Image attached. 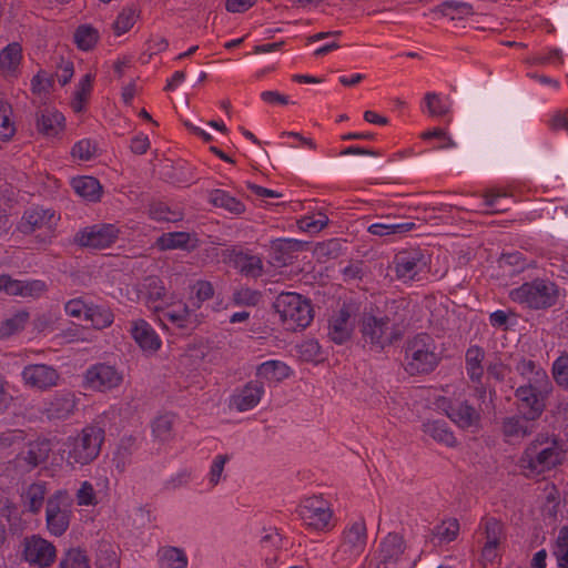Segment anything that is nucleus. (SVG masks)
<instances>
[{"instance_id": "obj_25", "label": "nucleus", "mask_w": 568, "mask_h": 568, "mask_svg": "<svg viewBox=\"0 0 568 568\" xmlns=\"http://www.w3.org/2000/svg\"><path fill=\"white\" fill-rule=\"evenodd\" d=\"M4 293L11 296L37 298L47 291V284L40 280L20 281L4 274Z\"/></svg>"}, {"instance_id": "obj_5", "label": "nucleus", "mask_w": 568, "mask_h": 568, "mask_svg": "<svg viewBox=\"0 0 568 568\" xmlns=\"http://www.w3.org/2000/svg\"><path fill=\"white\" fill-rule=\"evenodd\" d=\"M274 307L288 331L303 329L313 320L311 302L295 292L281 293L275 300Z\"/></svg>"}, {"instance_id": "obj_14", "label": "nucleus", "mask_w": 568, "mask_h": 568, "mask_svg": "<svg viewBox=\"0 0 568 568\" xmlns=\"http://www.w3.org/2000/svg\"><path fill=\"white\" fill-rule=\"evenodd\" d=\"M22 546V557L31 566L47 568L55 561L54 545L39 535L26 537Z\"/></svg>"}, {"instance_id": "obj_24", "label": "nucleus", "mask_w": 568, "mask_h": 568, "mask_svg": "<svg viewBox=\"0 0 568 568\" xmlns=\"http://www.w3.org/2000/svg\"><path fill=\"white\" fill-rule=\"evenodd\" d=\"M265 388L262 382L251 381L232 396L231 404L239 412L253 409L261 402Z\"/></svg>"}, {"instance_id": "obj_18", "label": "nucleus", "mask_w": 568, "mask_h": 568, "mask_svg": "<svg viewBox=\"0 0 568 568\" xmlns=\"http://www.w3.org/2000/svg\"><path fill=\"white\" fill-rule=\"evenodd\" d=\"M438 407L460 428L476 426L479 422V413L465 402H448L442 399Z\"/></svg>"}, {"instance_id": "obj_40", "label": "nucleus", "mask_w": 568, "mask_h": 568, "mask_svg": "<svg viewBox=\"0 0 568 568\" xmlns=\"http://www.w3.org/2000/svg\"><path fill=\"white\" fill-rule=\"evenodd\" d=\"M93 79V74L87 73L79 81L71 102V106L74 112L80 113L84 110L85 103L92 91Z\"/></svg>"}, {"instance_id": "obj_7", "label": "nucleus", "mask_w": 568, "mask_h": 568, "mask_svg": "<svg viewBox=\"0 0 568 568\" xmlns=\"http://www.w3.org/2000/svg\"><path fill=\"white\" fill-rule=\"evenodd\" d=\"M60 219V214L54 210L41 206L30 207L24 211L18 230L26 235L38 232V242L47 244L53 239Z\"/></svg>"}, {"instance_id": "obj_9", "label": "nucleus", "mask_w": 568, "mask_h": 568, "mask_svg": "<svg viewBox=\"0 0 568 568\" xmlns=\"http://www.w3.org/2000/svg\"><path fill=\"white\" fill-rule=\"evenodd\" d=\"M361 332L364 342L377 351L392 345L402 336L399 328L387 317L365 316Z\"/></svg>"}, {"instance_id": "obj_2", "label": "nucleus", "mask_w": 568, "mask_h": 568, "mask_svg": "<svg viewBox=\"0 0 568 568\" xmlns=\"http://www.w3.org/2000/svg\"><path fill=\"white\" fill-rule=\"evenodd\" d=\"M103 440L104 430L101 427L87 426L81 433L63 440L59 453L68 466H84L99 456Z\"/></svg>"}, {"instance_id": "obj_16", "label": "nucleus", "mask_w": 568, "mask_h": 568, "mask_svg": "<svg viewBox=\"0 0 568 568\" xmlns=\"http://www.w3.org/2000/svg\"><path fill=\"white\" fill-rule=\"evenodd\" d=\"M21 378L26 386L38 390H48L58 385L59 372L51 365L29 364L23 367Z\"/></svg>"}, {"instance_id": "obj_17", "label": "nucleus", "mask_w": 568, "mask_h": 568, "mask_svg": "<svg viewBox=\"0 0 568 568\" xmlns=\"http://www.w3.org/2000/svg\"><path fill=\"white\" fill-rule=\"evenodd\" d=\"M366 542V525L363 519H358L344 530L343 542L338 551L346 554L349 558H356L365 550Z\"/></svg>"}, {"instance_id": "obj_55", "label": "nucleus", "mask_w": 568, "mask_h": 568, "mask_svg": "<svg viewBox=\"0 0 568 568\" xmlns=\"http://www.w3.org/2000/svg\"><path fill=\"white\" fill-rule=\"evenodd\" d=\"M75 499L79 506L95 505L98 500L93 485L88 480L82 481L77 490Z\"/></svg>"}, {"instance_id": "obj_22", "label": "nucleus", "mask_w": 568, "mask_h": 568, "mask_svg": "<svg viewBox=\"0 0 568 568\" xmlns=\"http://www.w3.org/2000/svg\"><path fill=\"white\" fill-rule=\"evenodd\" d=\"M406 545L402 536L388 534L379 544L378 558L385 568L395 567L405 554Z\"/></svg>"}, {"instance_id": "obj_38", "label": "nucleus", "mask_w": 568, "mask_h": 568, "mask_svg": "<svg viewBox=\"0 0 568 568\" xmlns=\"http://www.w3.org/2000/svg\"><path fill=\"white\" fill-rule=\"evenodd\" d=\"M288 366L281 361H266L256 369V376L266 381H281L288 376Z\"/></svg>"}, {"instance_id": "obj_53", "label": "nucleus", "mask_w": 568, "mask_h": 568, "mask_svg": "<svg viewBox=\"0 0 568 568\" xmlns=\"http://www.w3.org/2000/svg\"><path fill=\"white\" fill-rule=\"evenodd\" d=\"M136 14L132 8L123 9L114 21V31L118 36L128 32L135 23Z\"/></svg>"}, {"instance_id": "obj_54", "label": "nucleus", "mask_w": 568, "mask_h": 568, "mask_svg": "<svg viewBox=\"0 0 568 568\" xmlns=\"http://www.w3.org/2000/svg\"><path fill=\"white\" fill-rule=\"evenodd\" d=\"M552 376L557 385L568 388V355H560L554 362Z\"/></svg>"}, {"instance_id": "obj_52", "label": "nucleus", "mask_w": 568, "mask_h": 568, "mask_svg": "<svg viewBox=\"0 0 568 568\" xmlns=\"http://www.w3.org/2000/svg\"><path fill=\"white\" fill-rule=\"evenodd\" d=\"M74 40L81 50H90L98 41V32L89 26H81L74 33Z\"/></svg>"}, {"instance_id": "obj_21", "label": "nucleus", "mask_w": 568, "mask_h": 568, "mask_svg": "<svg viewBox=\"0 0 568 568\" xmlns=\"http://www.w3.org/2000/svg\"><path fill=\"white\" fill-rule=\"evenodd\" d=\"M225 256L233 267H235L242 275L252 278L262 276L264 266L260 256L235 248L227 250Z\"/></svg>"}, {"instance_id": "obj_63", "label": "nucleus", "mask_w": 568, "mask_h": 568, "mask_svg": "<svg viewBox=\"0 0 568 568\" xmlns=\"http://www.w3.org/2000/svg\"><path fill=\"white\" fill-rule=\"evenodd\" d=\"M53 80L47 73L39 72L31 80V88L34 93L41 94L49 91Z\"/></svg>"}, {"instance_id": "obj_12", "label": "nucleus", "mask_w": 568, "mask_h": 568, "mask_svg": "<svg viewBox=\"0 0 568 568\" xmlns=\"http://www.w3.org/2000/svg\"><path fill=\"white\" fill-rule=\"evenodd\" d=\"M296 513L303 524L314 530H323L328 527L333 515L328 501L318 496L303 499Z\"/></svg>"}, {"instance_id": "obj_36", "label": "nucleus", "mask_w": 568, "mask_h": 568, "mask_svg": "<svg viewBox=\"0 0 568 568\" xmlns=\"http://www.w3.org/2000/svg\"><path fill=\"white\" fill-rule=\"evenodd\" d=\"M423 430L438 443L446 446L456 445V438L444 420H428L423 424Z\"/></svg>"}, {"instance_id": "obj_49", "label": "nucleus", "mask_w": 568, "mask_h": 568, "mask_svg": "<svg viewBox=\"0 0 568 568\" xmlns=\"http://www.w3.org/2000/svg\"><path fill=\"white\" fill-rule=\"evenodd\" d=\"M190 241V234L186 232H172L163 234L158 240V246L161 250H175L186 247Z\"/></svg>"}, {"instance_id": "obj_60", "label": "nucleus", "mask_w": 568, "mask_h": 568, "mask_svg": "<svg viewBox=\"0 0 568 568\" xmlns=\"http://www.w3.org/2000/svg\"><path fill=\"white\" fill-rule=\"evenodd\" d=\"M484 197L485 205L489 209L490 213H499L508 210V207L501 203V201L507 197L506 193L499 191L487 192Z\"/></svg>"}, {"instance_id": "obj_64", "label": "nucleus", "mask_w": 568, "mask_h": 568, "mask_svg": "<svg viewBox=\"0 0 568 568\" xmlns=\"http://www.w3.org/2000/svg\"><path fill=\"white\" fill-rule=\"evenodd\" d=\"M548 124L552 131L568 130V110L552 113Z\"/></svg>"}, {"instance_id": "obj_50", "label": "nucleus", "mask_w": 568, "mask_h": 568, "mask_svg": "<svg viewBox=\"0 0 568 568\" xmlns=\"http://www.w3.org/2000/svg\"><path fill=\"white\" fill-rule=\"evenodd\" d=\"M459 532V524L457 519L449 518L434 528V536L440 542H450L456 539Z\"/></svg>"}, {"instance_id": "obj_37", "label": "nucleus", "mask_w": 568, "mask_h": 568, "mask_svg": "<svg viewBox=\"0 0 568 568\" xmlns=\"http://www.w3.org/2000/svg\"><path fill=\"white\" fill-rule=\"evenodd\" d=\"M209 201L214 206L223 207L232 214L239 215L245 211V205L223 190H213L209 194Z\"/></svg>"}, {"instance_id": "obj_48", "label": "nucleus", "mask_w": 568, "mask_h": 568, "mask_svg": "<svg viewBox=\"0 0 568 568\" xmlns=\"http://www.w3.org/2000/svg\"><path fill=\"white\" fill-rule=\"evenodd\" d=\"M552 554L559 568H568V526L560 528Z\"/></svg>"}, {"instance_id": "obj_35", "label": "nucleus", "mask_w": 568, "mask_h": 568, "mask_svg": "<svg viewBox=\"0 0 568 568\" xmlns=\"http://www.w3.org/2000/svg\"><path fill=\"white\" fill-rule=\"evenodd\" d=\"M51 446L47 440H38L31 443L27 449L20 456V460L23 462L30 468L37 467L42 464L49 457Z\"/></svg>"}, {"instance_id": "obj_29", "label": "nucleus", "mask_w": 568, "mask_h": 568, "mask_svg": "<svg viewBox=\"0 0 568 568\" xmlns=\"http://www.w3.org/2000/svg\"><path fill=\"white\" fill-rule=\"evenodd\" d=\"M503 538V526L495 518H489L485 524V544L483 546V557L493 560L497 556V547Z\"/></svg>"}, {"instance_id": "obj_43", "label": "nucleus", "mask_w": 568, "mask_h": 568, "mask_svg": "<svg viewBox=\"0 0 568 568\" xmlns=\"http://www.w3.org/2000/svg\"><path fill=\"white\" fill-rule=\"evenodd\" d=\"M85 321L91 322L95 328L103 329L113 323L114 315L109 307L91 303Z\"/></svg>"}, {"instance_id": "obj_46", "label": "nucleus", "mask_w": 568, "mask_h": 568, "mask_svg": "<svg viewBox=\"0 0 568 568\" xmlns=\"http://www.w3.org/2000/svg\"><path fill=\"white\" fill-rule=\"evenodd\" d=\"M174 422L175 417L171 414H165L155 418L152 424V433L154 438L161 443L171 440L174 437Z\"/></svg>"}, {"instance_id": "obj_30", "label": "nucleus", "mask_w": 568, "mask_h": 568, "mask_svg": "<svg viewBox=\"0 0 568 568\" xmlns=\"http://www.w3.org/2000/svg\"><path fill=\"white\" fill-rule=\"evenodd\" d=\"M530 422L534 420L526 419L523 415L507 417L503 422V434L508 440L525 438L534 432Z\"/></svg>"}, {"instance_id": "obj_41", "label": "nucleus", "mask_w": 568, "mask_h": 568, "mask_svg": "<svg viewBox=\"0 0 568 568\" xmlns=\"http://www.w3.org/2000/svg\"><path fill=\"white\" fill-rule=\"evenodd\" d=\"M415 223L413 222H402V223H386L379 222L374 223L368 226V232L376 236H386V235H402L410 232L415 229Z\"/></svg>"}, {"instance_id": "obj_4", "label": "nucleus", "mask_w": 568, "mask_h": 568, "mask_svg": "<svg viewBox=\"0 0 568 568\" xmlns=\"http://www.w3.org/2000/svg\"><path fill=\"white\" fill-rule=\"evenodd\" d=\"M439 363L436 344L428 334H417L405 344L404 369L409 375L428 374Z\"/></svg>"}, {"instance_id": "obj_13", "label": "nucleus", "mask_w": 568, "mask_h": 568, "mask_svg": "<svg viewBox=\"0 0 568 568\" xmlns=\"http://www.w3.org/2000/svg\"><path fill=\"white\" fill-rule=\"evenodd\" d=\"M155 311H160L159 320L164 326H171L181 329L183 333L194 331L202 322V314L195 310H191L185 304H178L166 308L154 306Z\"/></svg>"}, {"instance_id": "obj_26", "label": "nucleus", "mask_w": 568, "mask_h": 568, "mask_svg": "<svg viewBox=\"0 0 568 568\" xmlns=\"http://www.w3.org/2000/svg\"><path fill=\"white\" fill-rule=\"evenodd\" d=\"M75 395L71 392H60L45 404L44 412L50 419H64L73 414L75 408Z\"/></svg>"}, {"instance_id": "obj_51", "label": "nucleus", "mask_w": 568, "mask_h": 568, "mask_svg": "<svg viewBox=\"0 0 568 568\" xmlns=\"http://www.w3.org/2000/svg\"><path fill=\"white\" fill-rule=\"evenodd\" d=\"M59 568H90V565L82 550L72 548L63 555Z\"/></svg>"}, {"instance_id": "obj_23", "label": "nucleus", "mask_w": 568, "mask_h": 568, "mask_svg": "<svg viewBox=\"0 0 568 568\" xmlns=\"http://www.w3.org/2000/svg\"><path fill=\"white\" fill-rule=\"evenodd\" d=\"M485 358V352L481 347L474 345L466 351L465 355V368L469 379L477 384L475 387L478 396L484 398L486 396V388L483 385L484 366L483 361Z\"/></svg>"}, {"instance_id": "obj_42", "label": "nucleus", "mask_w": 568, "mask_h": 568, "mask_svg": "<svg viewBox=\"0 0 568 568\" xmlns=\"http://www.w3.org/2000/svg\"><path fill=\"white\" fill-rule=\"evenodd\" d=\"M422 112L429 116H443L449 112V103L435 92H427L422 103Z\"/></svg>"}, {"instance_id": "obj_56", "label": "nucleus", "mask_w": 568, "mask_h": 568, "mask_svg": "<svg viewBox=\"0 0 568 568\" xmlns=\"http://www.w3.org/2000/svg\"><path fill=\"white\" fill-rule=\"evenodd\" d=\"M90 305L83 297H75L64 304V311L71 317L85 320Z\"/></svg>"}, {"instance_id": "obj_45", "label": "nucleus", "mask_w": 568, "mask_h": 568, "mask_svg": "<svg viewBox=\"0 0 568 568\" xmlns=\"http://www.w3.org/2000/svg\"><path fill=\"white\" fill-rule=\"evenodd\" d=\"M328 217L327 215L322 212H315L312 214H306L302 216L300 220H297V226L301 231L310 233V234H317L320 233L324 227L328 224Z\"/></svg>"}, {"instance_id": "obj_47", "label": "nucleus", "mask_w": 568, "mask_h": 568, "mask_svg": "<svg viewBox=\"0 0 568 568\" xmlns=\"http://www.w3.org/2000/svg\"><path fill=\"white\" fill-rule=\"evenodd\" d=\"M262 300V294L257 290H253L246 286L237 287L233 291L231 296V303L234 306H247L253 307L258 305Z\"/></svg>"}, {"instance_id": "obj_44", "label": "nucleus", "mask_w": 568, "mask_h": 568, "mask_svg": "<svg viewBox=\"0 0 568 568\" xmlns=\"http://www.w3.org/2000/svg\"><path fill=\"white\" fill-rule=\"evenodd\" d=\"M27 311H19L0 323V338H8L22 331L29 321Z\"/></svg>"}, {"instance_id": "obj_6", "label": "nucleus", "mask_w": 568, "mask_h": 568, "mask_svg": "<svg viewBox=\"0 0 568 568\" xmlns=\"http://www.w3.org/2000/svg\"><path fill=\"white\" fill-rule=\"evenodd\" d=\"M513 302L524 305L531 310H542L551 307L558 297L557 286L546 280H534L526 282L509 292Z\"/></svg>"}, {"instance_id": "obj_61", "label": "nucleus", "mask_w": 568, "mask_h": 568, "mask_svg": "<svg viewBox=\"0 0 568 568\" xmlns=\"http://www.w3.org/2000/svg\"><path fill=\"white\" fill-rule=\"evenodd\" d=\"M229 460L227 455H216L211 464L209 480L212 486H215L220 483L224 466Z\"/></svg>"}, {"instance_id": "obj_57", "label": "nucleus", "mask_w": 568, "mask_h": 568, "mask_svg": "<svg viewBox=\"0 0 568 568\" xmlns=\"http://www.w3.org/2000/svg\"><path fill=\"white\" fill-rule=\"evenodd\" d=\"M97 153V145L89 139H83L72 148V155L81 161L91 160Z\"/></svg>"}, {"instance_id": "obj_15", "label": "nucleus", "mask_w": 568, "mask_h": 568, "mask_svg": "<svg viewBox=\"0 0 568 568\" xmlns=\"http://www.w3.org/2000/svg\"><path fill=\"white\" fill-rule=\"evenodd\" d=\"M122 381V373L104 363L92 365L84 373V385L93 390H110L118 387Z\"/></svg>"}, {"instance_id": "obj_8", "label": "nucleus", "mask_w": 568, "mask_h": 568, "mask_svg": "<svg viewBox=\"0 0 568 568\" xmlns=\"http://www.w3.org/2000/svg\"><path fill=\"white\" fill-rule=\"evenodd\" d=\"M392 270L403 283L422 281L429 272V256L418 248L400 251L394 256Z\"/></svg>"}, {"instance_id": "obj_19", "label": "nucleus", "mask_w": 568, "mask_h": 568, "mask_svg": "<svg viewBox=\"0 0 568 568\" xmlns=\"http://www.w3.org/2000/svg\"><path fill=\"white\" fill-rule=\"evenodd\" d=\"M354 327L355 317L347 308L342 307L329 318L327 336L332 342L341 345L351 338Z\"/></svg>"}, {"instance_id": "obj_59", "label": "nucleus", "mask_w": 568, "mask_h": 568, "mask_svg": "<svg viewBox=\"0 0 568 568\" xmlns=\"http://www.w3.org/2000/svg\"><path fill=\"white\" fill-rule=\"evenodd\" d=\"M341 244L337 240H329L318 243L315 247V254L318 258H335L339 255Z\"/></svg>"}, {"instance_id": "obj_11", "label": "nucleus", "mask_w": 568, "mask_h": 568, "mask_svg": "<svg viewBox=\"0 0 568 568\" xmlns=\"http://www.w3.org/2000/svg\"><path fill=\"white\" fill-rule=\"evenodd\" d=\"M115 224L98 223L80 229L74 235V243L90 250H104L113 245L119 237Z\"/></svg>"}, {"instance_id": "obj_10", "label": "nucleus", "mask_w": 568, "mask_h": 568, "mask_svg": "<svg viewBox=\"0 0 568 568\" xmlns=\"http://www.w3.org/2000/svg\"><path fill=\"white\" fill-rule=\"evenodd\" d=\"M71 499L65 490H58L47 500L45 524L48 531L55 536H62L70 525Z\"/></svg>"}, {"instance_id": "obj_32", "label": "nucleus", "mask_w": 568, "mask_h": 568, "mask_svg": "<svg viewBox=\"0 0 568 568\" xmlns=\"http://www.w3.org/2000/svg\"><path fill=\"white\" fill-rule=\"evenodd\" d=\"M16 133L13 109L6 93L0 90V139L10 140Z\"/></svg>"}, {"instance_id": "obj_27", "label": "nucleus", "mask_w": 568, "mask_h": 568, "mask_svg": "<svg viewBox=\"0 0 568 568\" xmlns=\"http://www.w3.org/2000/svg\"><path fill=\"white\" fill-rule=\"evenodd\" d=\"M64 115L53 109H44L37 113V129L48 138L58 136L64 128Z\"/></svg>"}, {"instance_id": "obj_1", "label": "nucleus", "mask_w": 568, "mask_h": 568, "mask_svg": "<svg viewBox=\"0 0 568 568\" xmlns=\"http://www.w3.org/2000/svg\"><path fill=\"white\" fill-rule=\"evenodd\" d=\"M566 456L564 444L555 436L539 434L525 448L519 467L527 476L540 475L560 465Z\"/></svg>"}, {"instance_id": "obj_39", "label": "nucleus", "mask_w": 568, "mask_h": 568, "mask_svg": "<svg viewBox=\"0 0 568 568\" xmlns=\"http://www.w3.org/2000/svg\"><path fill=\"white\" fill-rule=\"evenodd\" d=\"M135 450V439L131 436L123 437L114 452L113 463L118 470L123 471L131 464Z\"/></svg>"}, {"instance_id": "obj_34", "label": "nucleus", "mask_w": 568, "mask_h": 568, "mask_svg": "<svg viewBox=\"0 0 568 568\" xmlns=\"http://www.w3.org/2000/svg\"><path fill=\"white\" fill-rule=\"evenodd\" d=\"M22 59V49L18 42L9 43L0 52V68L6 75H16Z\"/></svg>"}, {"instance_id": "obj_31", "label": "nucleus", "mask_w": 568, "mask_h": 568, "mask_svg": "<svg viewBox=\"0 0 568 568\" xmlns=\"http://www.w3.org/2000/svg\"><path fill=\"white\" fill-rule=\"evenodd\" d=\"M74 192L89 202H98L102 195L100 182L92 176H79L72 180Z\"/></svg>"}, {"instance_id": "obj_33", "label": "nucleus", "mask_w": 568, "mask_h": 568, "mask_svg": "<svg viewBox=\"0 0 568 568\" xmlns=\"http://www.w3.org/2000/svg\"><path fill=\"white\" fill-rule=\"evenodd\" d=\"M158 560L160 568H187V557L183 549L165 546L159 549Z\"/></svg>"}, {"instance_id": "obj_62", "label": "nucleus", "mask_w": 568, "mask_h": 568, "mask_svg": "<svg viewBox=\"0 0 568 568\" xmlns=\"http://www.w3.org/2000/svg\"><path fill=\"white\" fill-rule=\"evenodd\" d=\"M420 136L424 140H428L432 138L437 139L439 143L436 146V149H450L456 146L454 140L450 136H448L447 133L442 129H434L430 131L423 132Z\"/></svg>"}, {"instance_id": "obj_20", "label": "nucleus", "mask_w": 568, "mask_h": 568, "mask_svg": "<svg viewBox=\"0 0 568 568\" xmlns=\"http://www.w3.org/2000/svg\"><path fill=\"white\" fill-rule=\"evenodd\" d=\"M130 333L139 347L149 354H153L161 347V339L153 327L144 320L138 318L130 323Z\"/></svg>"}, {"instance_id": "obj_58", "label": "nucleus", "mask_w": 568, "mask_h": 568, "mask_svg": "<svg viewBox=\"0 0 568 568\" xmlns=\"http://www.w3.org/2000/svg\"><path fill=\"white\" fill-rule=\"evenodd\" d=\"M471 6L467 2L460 1H446L439 6V11L444 16H449L452 19H455V12L458 14H470Z\"/></svg>"}, {"instance_id": "obj_28", "label": "nucleus", "mask_w": 568, "mask_h": 568, "mask_svg": "<svg viewBox=\"0 0 568 568\" xmlns=\"http://www.w3.org/2000/svg\"><path fill=\"white\" fill-rule=\"evenodd\" d=\"M48 489L45 483H33L26 487L21 494L22 505L26 510L38 514L45 500Z\"/></svg>"}, {"instance_id": "obj_3", "label": "nucleus", "mask_w": 568, "mask_h": 568, "mask_svg": "<svg viewBox=\"0 0 568 568\" xmlns=\"http://www.w3.org/2000/svg\"><path fill=\"white\" fill-rule=\"evenodd\" d=\"M551 383L546 372L536 373L527 384L519 386L515 392L517 409L526 419H538L545 408Z\"/></svg>"}]
</instances>
